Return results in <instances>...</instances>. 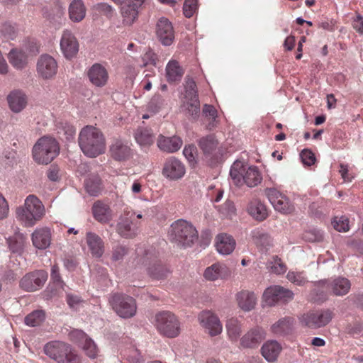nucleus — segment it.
Segmentation results:
<instances>
[{"label": "nucleus", "instance_id": "1", "mask_svg": "<svg viewBox=\"0 0 363 363\" xmlns=\"http://www.w3.org/2000/svg\"><path fill=\"white\" fill-rule=\"evenodd\" d=\"M78 143L84 155L90 158L96 157L106 150V140L103 133L93 125H86L81 130Z\"/></svg>", "mask_w": 363, "mask_h": 363}, {"label": "nucleus", "instance_id": "2", "mask_svg": "<svg viewBox=\"0 0 363 363\" xmlns=\"http://www.w3.org/2000/svg\"><path fill=\"white\" fill-rule=\"evenodd\" d=\"M198 232L189 222L179 219L174 221L167 232L169 240L179 247H190L198 240Z\"/></svg>", "mask_w": 363, "mask_h": 363}, {"label": "nucleus", "instance_id": "3", "mask_svg": "<svg viewBox=\"0 0 363 363\" xmlns=\"http://www.w3.org/2000/svg\"><path fill=\"white\" fill-rule=\"evenodd\" d=\"M45 214V208L41 201L35 195L28 196L24 205L16 209V217L26 226H32Z\"/></svg>", "mask_w": 363, "mask_h": 363}, {"label": "nucleus", "instance_id": "4", "mask_svg": "<svg viewBox=\"0 0 363 363\" xmlns=\"http://www.w3.org/2000/svg\"><path fill=\"white\" fill-rule=\"evenodd\" d=\"M59 152L58 143L55 138L49 136L39 138L33 147V160L42 164L50 163Z\"/></svg>", "mask_w": 363, "mask_h": 363}, {"label": "nucleus", "instance_id": "5", "mask_svg": "<svg viewBox=\"0 0 363 363\" xmlns=\"http://www.w3.org/2000/svg\"><path fill=\"white\" fill-rule=\"evenodd\" d=\"M44 352L51 359L58 363H80V357L67 344L55 341L47 343Z\"/></svg>", "mask_w": 363, "mask_h": 363}, {"label": "nucleus", "instance_id": "6", "mask_svg": "<svg viewBox=\"0 0 363 363\" xmlns=\"http://www.w3.org/2000/svg\"><path fill=\"white\" fill-rule=\"evenodd\" d=\"M109 303L113 311L123 318H132L136 313L135 300L130 296L115 294L110 298Z\"/></svg>", "mask_w": 363, "mask_h": 363}, {"label": "nucleus", "instance_id": "7", "mask_svg": "<svg viewBox=\"0 0 363 363\" xmlns=\"http://www.w3.org/2000/svg\"><path fill=\"white\" fill-rule=\"evenodd\" d=\"M333 318V313L330 309L309 311L301 318L303 325L312 329H317L328 325Z\"/></svg>", "mask_w": 363, "mask_h": 363}, {"label": "nucleus", "instance_id": "8", "mask_svg": "<svg viewBox=\"0 0 363 363\" xmlns=\"http://www.w3.org/2000/svg\"><path fill=\"white\" fill-rule=\"evenodd\" d=\"M180 332V322L174 314L168 311H160V333L168 338H174Z\"/></svg>", "mask_w": 363, "mask_h": 363}, {"label": "nucleus", "instance_id": "9", "mask_svg": "<svg viewBox=\"0 0 363 363\" xmlns=\"http://www.w3.org/2000/svg\"><path fill=\"white\" fill-rule=\"evenodd\" d=\"M48 279V273L37 270L26 274L21 280V287L26 291H35L40 289Z\"/></svg>", "mask_w": 363, "mask_h": 363}, {"label": "nucleus", "instance_id": "10", "mask_svg": "<svg viewBox=\"0 0 363 363\" xmlns=\"http://www.w3.org/2000/svg\"><path fill=\"white\" fill-rule=\"evenodd\" d=\"M60 45L62 54L67 59L74 57L79 52L78 40L69 30L62 32Z\"/></svg>", "mask_w": 363, "mask_h": 363}, {"label": "nucleus", "instance_id": "11", "mask_svg": "<svg viewBox=\"0 0 363 363\" xmlns=\"http://www.w3.org/2000/svg\"><path fill=\"white\" fill-rule=\"evenodd\" d=\"M57 72L56 60L49 55H41L37 62V72L45 79L52 78Z\"/></svg>", "mask_w": 363, "mask_h": 363}, {"label": "nucleus", "instance_id": "12", "mask_svg": "<svg viewBox=\"0 0 363 363\" xmlns=\"http://www.w3.org/2000/svg\"><path fill=\"white\" fill-rule=\"evenodd\" d=\"M6 100L9 109L14 113H19L26 108L28 98L23 90L16 89L9 93Z\"/></svg>", "mask_w": 363, "mask_h": 363}, {"label": "nucleus", "instance_id": "13", "mask_svg": "<svg viewBox=\"0 0 363 363\" xmlns=\"http://www.w3.org/2000/svg\"><path fill=\"white\" fill-rule=\"evenodd\" d=\"M266 338L264 330L259 326L248 330L241 338L240 345L244 348L254 349L257 347Z\"/></svg>", "mask_w": 363, "mask_h": 363}, {"label": "nucleus", "instance_id": "14", "mask_svg": "<svg viewBox=\"0 0 363 363\" xmlns=\"http://www.w3.org/2000/svg\"><path fill=\"white\" fill-rule=\"evenodd\" d=\"M199 320L211 336L221 333L222 325L218 318L209 311H202L199 315Z\"/></svg>", "mask_w": 363, "mask_h": 363}, {"label": "nucleus", "instance_id": "15", "mask_svg": "<svg viewBox=\"0 0 363 363\" xmlns=\"http://www.w3.org/2000/svg\"><path fill=\"white\" fill-rule=\"evenodd\" d=\"M183 163L174 157L167 160L162 169L163 175L170 180H178L185 174Z\"/></svg>", "mask_w": 363, "mask_h": 363}, {"label": "nucleus", "instance_id": "16", "mask_svg": "<svg viewBox=\"0 0 363 363\" xmlns=\"http://www.w3.org/2000/svg\"><path fill=\"white\" fill-rule=\"evenodd\" d=\"M218 145V140L213 135L203 137L199 140V146L202 150L206 160L211 165L217 162V160L214 157Z\"/></svg>", "mask_w": 363, "mask_h": 363}, {"label": "nucleus", "instance_id": "17", "mask_svg": "<svg viewBox=\"0 0 363 363\" xmlns=\"http://www.w3.org/2000/svg\"><path fill=\"white\" fill-rule=\"evenodd\" d=\"M85 238L91 255L96 258L101 257L105 251L103 239L99 235L91 231L86 232Z\"/></svg>", "mask_w": 363, "mask_h": 363}, {"label": "nucleus", "instance_id": "18", "mask_svg": "<svg viewBox=\"0 0 363 363\" xmlns=\"http://www.w3.org/2000/svg\"><path fill=\"white\" fill-rule=\"evenodd\" d=\"M88 77L93 85L97 87H102L108 82V74L104 66L96 63L89 69Z\"/></svg>", "mask_w": 363, "mask_h": 363}, {"label": "nucleus", "instance_id": "19", "mask_svg": "<svg viewBox=\"0 0 363 363\" xmlns=\"http://www.w3.org/2000/svg\"><path fill=\"white\" fill-rule=\"evenodd\" d=\"M135 214L133 211H126L125 217L118 223L117 231L122 237L132 238L137 234V228L131 225Z\"/></svg>", "mask_w": 363, "mask_h": 363}, {"label": "nucleus", "instance_id": "20", "mask_svg": "<svg viewBox=\"0 0 363 363\" xmlns=\"http://www.w3.org/2000/svg\"><path fill=\"white\" fill-rule=\"evenodd\" d=\"M32 242L33 245L40 250L48 247L51 242V232L48 228H37L32 233Z\"/></svg>", "mask_w": 363, "mask_h": 363}, {"label": "nucleus", "instance_id": "21", "mask_svg": "<svg viewBox=\"0 0 363 363\" xmlns=\"http://www.w3.org/2000/svg\"><path fill=\"white\" fill-rule=\"evenodd\" d=\"M110 153L115 160L123 161L129 158L131 150L127 143L116 140L110 147Z\"/></svg>", "mask_w": 363, "mask_h": 363}, {"label": "nucleus", "instance_id": "22", "mask_svg": "<svg viewBox=\"0 0 363 363\" xmlns=\"http://www.w3.org/2000/svg\"><path fill=\"white\" fill-rule=\"evenodd\" d=\"M216 247L220 254L228 255L234 250L235 247V240L231 235L220 233L216 236Z\"/></svg>", "mask_w": 363, "mask_h": 363}, {"label": "nucleus", "instance_id": "23", "mask_svg": "<svg viewBox=\"0 0 363 363\" xmlns=\"http://www.w3.org/2000/svg\"><path fill=\"white\" fill-rule=\"evenodd\" d=\"M247 213L256 220L262 221L268 216L265 205L257 199H252L247 207Z\"/></svg>", "mask_w": 363, "mask_h": 363}, {"label": "nucleus", "instance_id": "24", "mask_svg": "<svg viewBox=\"0 0 363 363\" xmlns=\"http://www.w3.org/2000/svg\"><path fill=\"white\" fill-rule=\"evenodd\" d=\"M174 40L172 23L166 18H160V43L169 46Z\"/></svg>", "mask_w": 363, "mask_h": 363}, {"label": "nucleus", "instance_id": "25", "mask_svg": "<svg viewBox=\"0 0 363 363\" xmlns=\"http://www.w3.org/2000/svg\"><path fill=\"white\" fill-rule=\"evenodd\" d=\"M251 237L253 242L261 250H267L272 246V237L263 229H255L251 232Z\"/></svg>", "mask_w": 363, "mask_h": 363}, {"label": "nucleus", "instance_id": "26", "mask_svg": "<svg viewBox=\"0 0 363 363\" xmlns=\"http://www.w3.org/2000/svg\"><path fill=\"white\" fill-rule=\"evenodd\" d=\"M294 320L291 317L279 319L271 326L272 332L278 335L284 336L291 333L294 328Z\"/></svg>", "mask_w": 363, "mask_h": 363}, {"label": "nucleus", "instance_id": "27", "mask_svg": "<svg viewBox=\"0 0 363 363\" xmlns=\"http://www.w3.org/2000/svg\"><path fill=\"white\" fill-rule=\"evenodd\" d=\"M69 17L73 22L82 21L86 16V9L82 0H73L68 9Z\"/></svg>", "mask_w": 363, "mask_h": 363}, {"label": "nucleus", "instance_id": "28", "mask_svg": "<svg viewBox=\"0 0 363 363\" xmlns=\"http://www.w3.org/2000/svg\"><path fill=\"white\" fill-rule=\"evenodd\" d=\"M92 211L94 218L100 223H108L112 218V213L109 206L101 201L94 203Z\"/></svg>", "mask_w": 363, "mask_h": 363}, {"label": "nucleus", "instance_id": "29", "mask_svg": "<svg viewBox=\"0 0 363 363\" xmlns=\"http://www.w3.org/2000/svg\"><path fill=\"white\" fill-rule=\"evenodd\" d=\"M281 346L276 340L266 342L261 348L262 354L268 362H274L277 360Z\"/></svg>", "mask_w": 363, "mask_h": 363}, {"label": "nucleus", "instance_id": "30", "mask_svg": "<svg viewBox=\"0 0 363 363\" xmlns=\"http://www.w3.org/2000/svg\"><path fill=\"white\" fill-rule=\"evenodd\" d=\"M257 298L253 292L242 291L237 294L239 307L244 311L252 310L256 304Z\"/></svg>", "mask_w": 363, "mask_h": 363}, {"label": "nucleus", "instance_id": "31", "mask_svg": "<svg viewBox=\"0 0 363 363\" xmlns=\"http://www.w3.org/2000/svg\"><path fill=\"white\" fill-rule=\"evenodd\" d=\"M247 169L243 162L236 160L233 162L230 170V176L233 183L238 186L244 184V175Z\"/></svg>", "mask_w": 363, "mask_h": 363}, {"label": "nucleus", "instance_id": "32", "mask_svg": "<svg viewBox=\"0 0 363 363\" xmlns=\"http://www.w3.org/2000/svg\"><path fill=\"white\" fill-rule=\"evenodd\" d=\"M351 287L349 279L345 277H337L330 284V289L335 296H344L347 294Z\"/></svg>", "mask_w": 363, "mask_h": 363}, {"label": "nucleus", "instance_id": "33", "mask_svg": "<svg viewBox=\"0 0 363 363\" xmlns=\"http://www.w3.org/2000/svg\"><path fill=\"white\" fill-rule=\"evenodd\" d=\"M182 140L177 136L164 137L160 134V150L167 152H174L182 145Z\"/></svg>", "mask_w": 363, "mask_h": 363}, {"label": "nucleus", "instance_id": "34", "mask_svg": "<svg viewBox=\"0 0 363 363\" xmlns=\"http://www.w3.org/2000/svg\"><path fill=\"white\" fill-rule=\"evenodd\" d=\"M8 58L12 66L17 69H23L27 64L26 52L18 49H12L8 55Z\"/></svg>", "mask_w": 363, "mask_h": 363}, {"label": "nucleus", "instance_id": "35", "mask_svg": "<svg viewBox=\"0 0 363 363\" xmlns=\"http://www.w3.org/2000/svg\"><path fill=\"white\" fill-rule=\"evenodd\" d=\"M121 13L123 18V24L131 25L138 18L139 9L125 2L121 9Z\"/></svg>", "mask_w": 363, "mask_h": 363}, {"label": "nucleus", "instance_id": "36", "mask_svg": "<svg viewBox=\"0 0 363 363\" xmlns=\"http://www.w3.org/2000/svg\"><path fill=\"white\" fill-rule=\"evenodd\" d=\"M184 74L182 68L177 60H170L166 67V77L168 82L180 81Z\"/></svg>", "mask_w": 363, "mask_h": 363}, {"label": "nucleus", "instance_id": "37", "mask_svg": "<svg viewBox=\"0 0 363 363\" xmlns=\"http://www.w3.org/2000/svg\"><path fill=\"white\" fill-rule=\"evenodd\" d=\"M181 109L186 116L196 120L200 115V101L199 99L184 100Z\"/></svg>", "mask_w": 363, "mask_h": 363}, {"label": "nucleus", "instance_id": "38", "mask_svg": "<svg viewBox=\"0 0 363 363\" xmlns=\"http://www.w3.org/2000/svg\"><path fill=\"white\" fill-rule=\"evenodd\" d=\"M262 180V174L257 167L251 166L247 169L244 175V184H246L247 186H257Z\"/></svg>", "mask_w": 363, "mask_h": 363}, {"label": "nucleus", "instance_id": "39", "mask_svg": "<svg viewBox=\"0 0 363 363\" xmlns=\"http://www.w3.org/2000/svg\"><path fill=\"white\" fill-rule=\"evenodd\" d=\"M226 329L229 338L232 341H236L242 333L241 324L237 318H230L227 320Z\"/></svg>", "mask_w": 363, "mask_h": 363}, {"label": "nucleus", "instance_id": "40", "mask_svg": "<svg viewBox=\"0 0 363 363\" xmlns=\"http://www.w3.org/2000/svg\"><path fill=\"white\" fill-rule=\"evenodd\" d=\"M45 320V312L42 310H35L30 313L25 318V323L30 327L40 325Z\"/></svg>", "mask_w": 363, "mask_h": 363}, {"label": "nucleus", "instance_id": "41", "mask_svg": "<svg viewBox=\"0 0 363 363\" xmlns=\"http://www.w3.org/2000/svg\"><path fill=\"white\" fill-rule=\"evenodd\" d=\"M144 264L147 267L148 274L155 278L158 277L157 257L155 255L147 253L144 257Z\"/></svg>", "mask_w": 363, "mask_h": 363}, {"label": "nucleus", "instance_id": "42", "mask_svg": "<svg viewBox=\"0 0 363 363\" xmlns=\"http://www.w3.org/2000/svg\"><path fill=\"white\" fill-rule=\"evenodd\" d=\"M18 33L16 25L6 21L0 25V35L6 40H14Z\"/></svg>", "mask_w": 363, "mask_h": 363}, {"label": "nucleus", "instance_id": "43", "mask_svg": "<svg viewBox=\"0 0 363 363\" xmlns=\"http://www.w3.org/2000/svg\"><path fill=\"white\" fill-rule=\"evenodd\" d=\"M225 269V268L220 264H213L205 269L203 276L209 281H215L222 277Z\"/></svg>", "mask_w": 363, "mask_h": 363}, {"label": "nucleus", "instance_id": "44", "mask_svg": "<svg viewBox=\"0 0 363 363\" xmlns=\"http://www.w3.org/2000/svg\"><path fill=\"white\" fill-rule=\"evenodd\" d=\"M56 127L58 134L64 135L67 140L72 139L76 133L75 128L67 121L57 122Z\"/></svg>", "mask_w": 363, "mask_h": 363}, {"label": "nucleus", "instance_id": "45", "mask_svg": "<svg viewBox=\"0 0 363 363\" xmlns=\"http://www.w3.org/2000/svg\"><path fill=\"white\" fill-rule=\"evenodd\" d=\"M199 99L196 84L194 79L189 76L185 78L184 100Z\"/></svg>", "mask_w": 363, "mask_h": 363}, {"label": "nucleus", "instance_id": "46", "mask_svg": "<svg viewBox=\"0 0 363 363\" xmlns=\"http://www.w3.org/2000/svg\"><path fill=\"white\" fill-rule=\"evenodd\" d=\"M136 142L141 146L152 143L153 136L147 130L139 129L135 135Z\"/></svg>", "mask_w": 363, "mask_h": 363}, {"label": "nucleus", "instance_id": "47", "mask_svg": "<svg viewBox=\"0 0 363 363\" xmlns=\"http://www.w3.org/2000/svg\"><path fill=\"white\" fill-rule=\"evenodd\" d=\"M278 292L276 286L267 288L263 294L265 303L269 306H273L280 301Z\"/></svg>", "mask_w": 363, "mask_h": 363}, {"label": "nucleus", "instance_id": "48", "mask_svg": "<svg viewBox=\"0 0 363 363\" xmlns=\"http://www.w3.org/2000/svg\"><path fill=\"white\" fill-rule=\"evenodd\" d=\"M267 268L271 272L277 274H281L286 272V267L281 262V259L277 256H273L272 260L267 262Z\"/></svg>", "mask_w": 363, "mask_h": 363}, {"label": "nucleus", "instance_id": "49", "mask_svg": "<svg viewBox=\"0 0 363 363\" xmlns=\"http://www.w3.org/2000/svg\"><path fill=\"white\" fill-rule=\"evenodd\" d=\"M10 250L13 253L21 254L24 247V240L23 236L16 235L8 240Z\"/></svg>", "mask_w": 363, "mask_h": 363}, {"label": "nucleus", "instance_id": "50", "mask_svg": "<svg viewBox=\"0 0 363 363\" xmlns=\"http://www.w3.org/2000/svg\"><path fill=\"white\" fill-rule=\"evenodd\" d=\"M277 201L274 209L283 213H289L294 211V207L290 204L289 199L284 195Z\"/></svg>", "mask_w": 363, "mask_h": 363}, {"label": "nucleus", "instance_id": "51", "mask_svg": "<svg viewBox=\"0 0 363 363\" xmlns=\"http://www.w3.org/2000/svg\"><path fill=\"white\" fill-rule=\"evenodd\" d=\"M332 225L339 232H347L350 229L349 219L345 216L335 217L332 221Z\"/></svg>", "mask_w": 363, "mask_h": 363}, {"label": "nucleus", "instance_id": "52", "mask_svg": "<svg viewBox=\"0 0 363 363\" xmlns=\"http://www.w3.org/2000/svg\"><path fill=\"white\" fill-rule=\"evenodd\" d=\"M82 348L90 359H94L97 357L98 349L94 342L91 339L88 338L82 345Z\"/></svg>", "mask_w": 363, "mask_h": 363}, {"label": "nucleus", "instance_id": "53", "mask_svg": "<svg viewBox=\"0 0 363 363\" xmlns=\"http://www.w3.org/2000/svg\"><path fill=\"white\" fill-rule=\"evenodd\" d=\"M183 154L191 165L196 164L197 148L194 145H189L184 147Z\"/></svg>", "mask_w": 363, "mask_h": 363}, {"label": "nucleus", "instance_id": "54", "mask_svg": "<svg viewBox=\"0 0 363 363\" xmlns=\"http://www.w3.org/2000/svg\"><path fill=\"white\" fill-rule=\"evenodd\" d=\"M197 9V0H185L183 5V13L186 18H190Z\"/></svg>", "mask_w": 363, "mask_h": 363}, {"label": "nucleus", "instance_id": "55", "mask_svg": "<svg viewBox=\"0 0 363 363\" xmlns=\"http://www.w3.org/2000/svg\"><path fill=\"white\" fill-rule=\"evenodd\" d=\"M303 238L308 242H320L323 239V233L316 229L309 230L303 233Z\"/></svg>", "mask_w": 363, "mask_h": 363}, {"label": "nucleus", "instance_id": "56", "mask_svg": "<svg viewBox=\"0 0 363 363\" xmlns=\"http://www.w3.org/2000/svg\"><path fill=\"white\" fill-rule=\"evenodd\" d=\"M128 248L121 245H118L113 248L112 259L113 261H119L128 254Z\"/></svg>", "mask_w": 363, "mask_h": 363}, {"label": "nucleus", "instance_id": "57", "mask_svg": "<svg viewBox=\"0 0 363 363\" xmlns=\"http://www.w3.org/2000/svg\"><path fill=\"white\" fill-rule=\"evenodd\" d=\"M86 189L88 193L91 196H96L99 192L100 188V180L98 177L94 181L89 179L86 182Z\"/></svg>", "mask_w": 363, "mask_h": 363}, {"label": "nucleus", "instance_id": "58", "mask_svg": "<svg viewBox=\"0 0 363 363\" xmlns=\"http://www.w3.org/2000/svg\"><path fill=\"white\" fill-rule=\"evenodd\" d=\"M93 9L101 13L108 18H111L113 14V7L106 3H98L93 6Z\"/></svg>", "mask_w": 363, "mask_h": 363}, {"label": "nucleus", "instance_id": "59", "mask_svg": "<svg viewBox=\"0 0 363 363\" xmlns=\"http://www.w3.org/2000/svg\"><path fill=\"white\" fill-rule=\"evenodd\" d=\"M300 157L303 163L307 166H311L315 162V155L308 149L303 150L300 153Z\"/></svg>", "mask_w": 363, "mask_h": 363}, {"label": "nucleus", "instance_id": "60", "mask_svg": "<svg viewBox=\"0 0 363 363\" xmlns=\"http://www.w3.org/2000/svg\"><path fill=\"white\" fill-rule=\"evenodd\" d=\"M69 337L73 341L84 345V342L89 338L86 334L81 330H73L69 333Z\"/></svg>", "mask_w": 363, "mask_h": 363}, {"label": "nucleus", "instance_id": "61", "mask_svg": "<svg viewBox=\"0 0 363 363\" xmlns=\"http://www.w3.org/2000/svg\"><path fill=\"white\" fill-rule=\"evenodd\" d=\"M277 291H279V301L283 302H287L293 298L294 293L286 289H284L280 286H276Z\"/></svg>", "mask_w": 363, "mask_h": 363}, {"label": "nucleus", "instance_id": "62", "mask_svg": "<svg viewBox=\"0 0 363 363\" xmlns=\"http://www.w3.org/2000/svg\"><path fill=\"white\" fill-rule=\"evenodd\" d=\"M265 194L271 203V204L274 206L277 201H279L283 195L277 191L276 189H265Z\"/></svg>", "mask_w": 363, "mask_h": 363}, {"label": "nucleus", "instance_id": "63", "mask_svg": "<svg viewBox=\"0 0 363 363\" xmlns=\"http://www.w3.org/2000/svg\"><path fill=\"white\" fill-rule=\"evenodd\" d=\"M50 277L55 284L58 285L60 287L63 288L64 282L61 279L59 267L55 264L51 268Z\"/></svg>", "mask_w": 363, "mask_h": 363}, {"label": "nucleus", "instance_id": "64", "mask_svg": "<svg viewBox=\"0 0 363 363\" xmlns=\"http://www.w3.org/2000/svg\"><path fill=\"white\" fill-rule=\"evenodd\" d=\"M67 302L70 308L77 310L82 303V300L77 295L69 294L67 295Z\"/></svg>", "mask_w": 363, "mask_h": 363}]
</instances>
